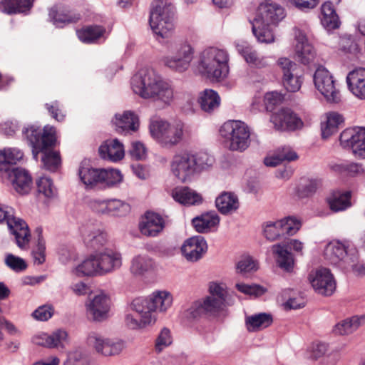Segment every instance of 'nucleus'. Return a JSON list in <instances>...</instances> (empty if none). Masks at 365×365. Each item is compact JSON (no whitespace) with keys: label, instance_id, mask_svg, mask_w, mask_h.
I'll return each instance as SVG.
<instances>
[{"label":"nucleus","instance_id":"1","mask_svg":"<svg viewBox=\"0 0 365 365\" xmlns=\"http://www.w3.org/2000/svg\"><path fill=\"white\" fill-rule=\"evenodd\" d=\"M131 88L143 99L152 100L164 106L172 105L175 99L173 83L153 69H143L134 75Z\"/></svg>","mask_w":365,"mask_h":365},{"label":"nucleus","instance_id":"2","mask_svg":"<svg viewBox=\"0 0 365 365\" xmlns=\"http://www.w3.org/2000/svg\"><path fill=\"white\" fill-rule=\"evenodd\" d=\"M122 255L117 250L105 247L90 254L71 269V274L78 277L103 276L120 269Z\"/></svg>","mask_w":365,"mask_h":365},{"label":"nucleus","instance_id":"3","mask_svg":"<svg viewBox=\"0 0 365 365\" xmlns=\"http://www.w3.org/2000/svg\"><path fill=\"white\" fill-rule=\"evenodd\" d=\"M213 163L212 157L207 153L181 150L172 157L170 170L179 182L185 183L190 182L197 173L211 167Z\"/></svg>","mask_w":365,"mask_h":365},{"label":"nucleus","instance_id":"4","mask_svg":"<svg viewBox=\"0 0 365 365\" xmlns=\"http://www.w3.org/2000/svg\"><path fill=\"white\" fill-rule=\"evenodd\" d=\"M24 134L32 148L34 158L37 160L39 153H43L42 162L44 168L55 171L61 165V158L58 152L48 151L56 140V129L53 126L46 125L41 133L39 128L31 126L26 128Z\"/></svg>","mask_w":365,"mask_h":365},{"label":"nucleus","instance_id":"5","mask_svg":"<svg viewBox=\"0 0 365 365\" xmlns=\"http://www.w3.org/2000/svg\"><path fill=\"white\" fill-rule=\"evenodd\" d=\"M229 53L225 49L207 47L200 53L197 69L206 78L219 82L229 74Z\"/></svg>","mask_w":365,"mask_h":365},{"label":"nucleus","instance_id":"6","mask_svg":"<svg viewBox=\"0 0 365 365\" xmlns=\"http://www.w3.org/2000/svg\"><path fill=\"white\" fill-rule=\"evenodd\" d=\"M149 26L158 41L170 38L175 31V9L167 0L152 3Z\"/></svg>","mask_w":365,"mask_h":365},{"label":"nucleus","instance_id":"7","mask_svg":"<svg viewBox=\"0 0 365 365\" xmlns=\"http://www.w3.org/2000/svg\"><path fill=\"white\" fill-rule=\"evenodd\" d=\"M129 309L133 313L125 316V325L131 329H143L151 327L157 321L148 297H136L132 300Z\"/></svg>","mask_w":365,"mask_h":365},{"label":"nucleus","instance_id":"8","mask_svg":"<svg viewBox=\"0 0 365 365\" xmlns=\"http://www.w3.org/2000/svg\"><path fill=\"white\" fill-rule=\"evenodd\" d=\"M195 56V48L187 41L172 43L168 52L163 58V65L177 73H184L188 70Z\"/></svg>","mask_w":365,"mask_h":365},{"label":"nucleus","instance_id":"9","mask_svg":"<svg viewBox=\"0 0 365 365\" xmlns=\"http://www.w3.org/2000/svg\"><path fill=\"white\" fill-rule=\"evenodd\" d=\"M221 136L232 151L243 152L250 145V130L241 120H227L220 129Z\"/></svg>","mask_w":365,"mask_h":365},{"label":"nucleus","instance_id":"10","mask_svg":"<svg viewBox=\"0 0 365 365\" xmlns=\"http://www.w3.org/2000/svg\"><path fill=\"white\" fill-rule=\"evenodd\" d=\"M149 130L151 136L164 147L178 145L184 136V125L181 122L155 120L150 123Z\"/></svg>","mask_w":365,"mask_h":365},{"label":"nucleus","instance_id":"11","mask_svg":"<svg viewBox=\"0 0 365 365\" xmlns=\"http://www.w3.org/2000/svg\"><path fill=\"white\" fill-rule=\"evenodd\" d=\"M4 222H6L9 230L14 236L17 246L21 250H27L31 234L26 222L15 217L11 207L0 206V223Z\"/></svg>","mask_w":365,"mask_h":365},{"label":"nucleus","instance_id":"12","mask_svg":"<svg viewBox=\"0 0 365 365\" xmlns=\"http://www.w3.org/2000/svg\"><path fill=\"white\" fill-rule=\"evenodd\" d=\"M314 84L325 100L332 104L341 101L339 88L332 74L324 67H319L314 74Z\"/></svg>","mask_w":365,"mask_h":365},{"label":"nucleus","instance_id":"13","mask_svg":"<svg viewBox=\"0 0 365 365\" xmlns=\"http://www.w3.org/2000/svg\"><path fill=\"white\" fill-rule=\"evenodd\" d=\"M87 343L96 354L106 357L118 355L124 349V344L121 340L109 338L96 332L89 334Z\"/></svg>","mask_w":365,"mask_h":365},{"label":"nucleus","instance_id":"14","mask_svg":"<svg viewBox=\"0 0 365 365\" xmlns=\"http://www.w3.org/2000/svg\"><path fill=\"white\" fill-rule=\"evenodd\" d=\"M309 282L316 293L329 297L336 288V283L331 271L325 267H319L310 272Z\"/></svg>","mask_w":365,"mask_h":365},{"label":"nucleus","instance_id":"15","mask_svg":"<svg viewBox=\"0 0 365 365\" xmlns=\"http://www.w3.org/2000/svg\"><path fill=\"white\" fill-rule=\"evenodd\" d=\"M339 141L344 148H351L356 157L365 158V128L345 129L340 135Z\"/></svg>","mask_w":365,"mask_h":365},{"label":"nucleus","instance_id":"16","mask_svg":"<svg viewBox=\"0 0 365 365\" xmlns=\"http://www.w3.org/2000/svg\"><path fill=\"white\" fill-rule=\"evenodd\" d=\"M351 249L356 247L349 241L333 240L327 245L324 255L331 264L343 268L351 255Z\"/></svg>","mask_w":365,"mask_h":365},{"label":"nucleus","instance_id":"17","mask_svg":"<svg viewBox=\"0 0 365 365\" xmlns=\"http://www.w3.org/2000/svg\"><path fill=\"white\" fill-rule=\"evenodd\" d=\"M110 305L109 295L100 292L86 302V313L93 320L101 322L108 318Z\"/></svg>","mask_w":365,"mask_h":365},{"label":"nucleus","instance_id":"18","mask_svg":"<svg viewBox=\"0 0 365 365\" xmlns=\"http://www.w3.org/2000/svg\"><path fill=\"white\" fill-rule=\"evenodd\" d=\"M294 58L299 63L307 65L313 62L316 58V50L309 42L306 34L299 29H294Z\"/></svg>","mask_w":365,"mask_h":365},{"label":"nucleus","instance_id":"19","mask_svg":"<svg viewBox=\"0 0 365 365\" xmlns=\"http://www.w3.org/2000/svg\"><path fill=\"white\" fill-rule=\"evenodd\" d=\"M270 120L274 128L280 131H293L304 126L302 119L289 108H282L273 113Z\"/></svg>","mask_w":365,"mask_h":365},{"label":"nucleus","instance_id":"20","mask_svg":"<svg viewBox=\"0 0 365 365\" xmlns=\"http://www.w3.org/2000/svg\"><path fill=\"white\" fill-rule=\"evenodd\" d=\"M207 249V243L205 238L197 235L185 240L180 250L182 255L187 262H196L203 257Z\"/></svg>","mask_w":365,"mask_h":365},{"label":"nucleus","instance_id":"21","mask_svg":"<svg viewBox=\"0 0 365 365\" xmlns=\"http://www.w3.org/2000/svg\"><path fill=\"white\" fill-rule=\"evenodd\" d=\"M285 15L284 9L281 5L267 0L259 5L254 19L276 26L285 17Z\"/></svg>","mask_w":365,"mask_h":365},{"label":"nucleus","instance_id":"22","mask_svg":"<svg viewBox=\"0 0 365 365\" xmlns=\"http://www.w3.org/2000/svg\"><path fill=\"white\" fill-rule=\"evenodd\" d=\"M165 227V220L158 213L147 212L142 216L139 222V230L142 235L148 237H155Z\"/></svg>","mask_w":365,"mask_h":365},{"label":"nucleus","instance_id":"23","mask_svg":"<svg viewBox=\"0 0 365 365\" xmlns=\"http://www.w3.org/2000/svg\"><path fill=\"white\" fill-rule=\"evenodd\" d=\"M112 123L115 126L116 132L121 134L126 135L131 132H135L139 128L138 115L130 110L115 114L112 120Z\"/></svg>","mask_w":365,"mask_h":365},{"label":"nucleus","instance_id":"24","mask_svg":"<svg viewBox=\"0 0 365 365\" xmlns=\"http://www.w3.org/2000/svg\"><path fill=\"white\" fill-rule=\"evenodd\" d=\"M235 46L238 53L250 67L264 68L269 66L267 57L260 56L247 43L239 41L235 43Z\"/></svg>","mask_w":365,"mask_h":365},{"label":"nucleus","instance_id":"25","mask_svg":"<svg viewBox=\"0 0 365 365\" xmlns=\"http://www.w3.org/2000/svg\"><path fill=\"white\" fill-rule=\"evenodd\" d=\"M346 83L351 93L360 100H365V68H359L350 71Z\"/></svg>","mask_w":365,"mask_h":365},{"label":"nucleus","instance_id":"26","mask_svg":"<svg viewBox=\"0 0 365 365\" xmlns=\"http://www.w3.org/2000/svg\"><path fill=\"white\" fill-rule=\"evenodd\" d=\"M49 18L53 24L58 27L77 21L80 19L78 14L73 13L64 4H57L49 10Z\"/></svg>","mask_w":365,"mask_h":365},{"label":"nucleus","instance_id":"27","mask_svg":"<svg viewBox=\"0 0 365 365\" xmlns=\"http://www.w3.org/2000/svg\"><path fill=\"white\" fill-rule=\"evenodd\" d=\"M220 217L215 212H208L192 220V225L198 233H207L217 230Z\"/></svg>","mask_w":365,"mask_h":365},{"label":"nucleus","instance_id":"28","mask_svg":"<svg viewBox=\"0 0 365 365\" xmlns=\"http://www.w3.org/2000/svg\"><path fill=\"white\" fill-rule=\"evenodd\" d=\"M101 157L112 162H118L125 156V150L123 143L118 139L106 140L98 149Z\"/></svg>","mask_w":365,"mask_h":365},{"label":"nucleus","instance_id":"29","mask_svg":"<svg viewBox=\"0 0 365 365\" xmlns=\"http://www.w3.org/2000/svg\"><path fill=\"white\" fill-rule=\"evenodd\" d=\"M173 199L184 205H197L202 202L200 194L187 186H178L171 191Z\"/></svg>","mask_w":365,"mask_h":365},{"label":"nucleus","instance_id":"30","mask_svg":"<svg viewBox=\"0 0 365 365\" xmlns=\"http://www.w3.org/2000/svg\"><path fill=\"white\" fill-rule=\"evenodd\" d=\"M13 187L19 194L29 192L31 188L32 178L29 173L22 168H14L10 175Z\"/></svg>","mask_w":365,"mask_h":365},{"label":"nucleus","instance_id":"31","mask_svg":"<svg viewBox=\"0 0 365 365\" xmlns=\"http://www.w3.org/2000/svg\"><path fill=\"white\" fill-rule=\"evenodd\" d=\"M154 312L165 313L173 305V297L167 290H156L148 297Z\"/></svg>","mask_w":365,"mask_h":365},{"label":"nucleus","instance_id":"32","mask_svg":"<svg viewBox=\"0 0 365 365\" xmlns=\"http://www.w3.org/2000/svg\"><path fill=\"white\" fill-rule=\"evenodd\" d=\"M364 324H365V314L356 315L338 322L334 327L333 331L337 335H349Z\"/></svg>","mask_w":365,"mask_h":365},{"label":"nucleus","instance_id":"33","mask_svg":"<svg viewBox=\"0 0 365 365\" xmlns=\"http://www.w3.org/2000/svg\"><path fill=\"white\" fill-rule=\"evenodd\" d=\"M78 176L86 188H93L100 184L101 169L94 168L86 162H82L78 169Z\"/></svg>","mask_w":365,"mask_h":365},{"label":"nucleus","instance_id":"34","mask_svg":"<svg viewBox=\"0 0 365 365\" xmlns=\"http://www.w3.org/2000/svg\"><path fill=\"white\" fill-rule=\"evenodd\" d=\"M215 205L219 212L229 215L237 211L240 207L238 197L232 192H225L215 200Z\"/></svg>","mask_w":365,"mask_h":365},{"label":"nucleus","instance_id":"35","mask_svg":"<svg viewBox=\"0 0 365 365\" xmlns=\"http://www.w3.org/2000/svg\"><path fill=\"white\" fill-rule=\"evenodd\" d=\"M106 29L99 25L88 26L76 31L78 39L84 43H96L105 37Z\"/></svg>","mask_w":365,"mask_h":365},{"label":"nucleus","instance_id":"36","mask_svg":"<svg viewBox=\"0 0 365 365\" xmlns=\"http://www.w3.org/2000/svg\"><path fill=\"white\" fill-rule=\"evenodd\" d=\"M322 24L328 30L338 29L340 26L339 18L331 1H326L321 6Z\"/></svg>","mask_w":365,"mask_h":365},{"label":"nucleus","instance_id":"37","mask_svg":"<svg viewBox=\"0 0 365 365\" xmlns=\"http://www.w3.org/2000/svg\"><path fill=\"white\" fill-rule=\"evenodd\" d=\"M273 322L271 314L267 313H259L247 316L245 318V325L250 332L261 331L269 327Z\"/></svg>","mask_w":365,"mask_h":365},{"label":"nucleus","instance_id":"38","mask_svg":"<svg viewBox=\"0 0 365 365\" xmlns=\"http://www.w3.org/2000/svg\"><path fill=\"white\" fill-rule=\"evenodd\" d=\"M155 268V263L153 259L146 255H139L133 258L130 270L133 274L141 276Z\"/></svg>","mask_w":365,"mask_h":365},{"label":"nucleus","instance_id":"39","mask_svg":"<svg viewBox=\"0 0 365 365\" xmlns=\"http://www.w3.org/2000/svg\"><path fill=\"white\" fill-rule=\"evenodd\" d=\"M350 200V192L334 191L327 197V202L332 211L339 212L351 206Z\"/></svg>","mask_w":365,"mask_h":365},{"label":"nucleus","instance_id":"40","mask_svg":"<svg viewBox=\"0 0 365 365\" xmlns=\"http://www.w3.org/2000/svg\"><path fill=\"white\" fill-rule=\"evenodd\" d=\"M24 157L21 150L15 147H6L0 150V170H6L10 165H15Z\"/></svg>","mask_w":365,"mask_h":365},{"label":"nucleus","instance_id":"41","mask_svg":"<svg viewBox=\"0 0 365 365\" xmlns=\"http://www.w3.org/2000/svg\"><path fill=\"white\" fill-rule=\"evenodd\" d=\"M220 97L218 93L212 89H205L202 91L198 98V103L205 112L211 113L220 105Z\"/></svg>","mask_w":365,"mask_h":365},{"label":"nucleus","instance_id":"42","mask_svg":"<svg viewBox=\"0 0 365 365\" xmlns=\"http://www.w3.org/2000/svg\"><path fill=\"white\" fill-rule=\"evenodd\" d=\"M34 0H0V11L11 14L28 11Z\"/></svg>","mask_w":365,"mask_h":365},{"label":"nucleus","instance_id":"43","mask_svg":"<svg viewBox=\"0 0 365 365\" xmlns=\"http://www.w3.org/2000/svg\"><path fill=\"white\" fill-rule=\"evenodd\" d=\"M252 24L253 34L259 42L272 43L274 41L275 38L270 24L255 19H253Z\"/></svg>","mask_w":365,"mask_h":365},{"label":"nucleus","instance_id":"44","mask_svg":"<svg viewBox=\"0 0 365 365\" xmlns=\"http://www.w3.org/2000/svg\"><path fill=\"white\" fill-rule=\"evenodd\" d=\"M344 121L341 115L336 112H330L326 114V120L322 123V136L323 138H328L335 133L339 125Z\"/></svg>","mask_w":365,"mask_h":365},{"label":"nucleus","instance_id":"45","mask_svg":"<svg viewBox=\"0 0 365 365\" xmlns=\"http://www.w3.org/2000/svg\"><path fill=\"white\" fill-rule=\"evenodd\" d=\"M36 236V241L31 251L34 263L41 264L46 260V242L43 237L41 227H36L34 232Z\"/></svg>","mask_w":365,"mask_h":365},{"label":"nucleus","instance_id":"46","mask_svg":"<svg viewBox=\"0 0 365 365\" xmlns=\"http://www.w3.org/2000/svg\"><path fill=\"white\" fill-rule=\"evenodd\" d=\"M273 253L277 257V262L282 269L291 272L294 267V259L292 254L280 244L272 247Z\"/></svg>","mask_w":365,"mask_h":365},{"label":"nucleus","instance_id":"47","mask_svg":"<svg viewBox=\"0 0 365 365\" xmlns=\"http://www.w3.org/2000/svg\"><path fill=\"white\" fill-rule=\"evenodd\" d=\"M287 150V154H282L276 151L274 154L266 157L264 159V163L268 167H275L283 161H292L297 159V153L289 146L282 147V151Z\"/></svg>","mask_w":365,"mask_h":365},{"label":"nucleus","instance_id":"48","mask_svg":"<svg viewBox=\"0 0 365 365\" xmlns=\"http://www.w3.org/2000/svg\"><path fill=\"white\" fill-rule=\"evenodd\" d=\"M37 191L46 199H53L58 195V191L52 180L48 177H41L36 181Z\"/></svg>","mask_w":365,"mask_h":365},{"label":"nucleus","instance_id":"49","mask_svg":"<svg viewBox=\"0 0 365 365\" xmlns=\"http://www.w3.org/2000/svg\"><path fill=\"white\" fill-rule=\"evenodd\" d=\"M128 203L118 199H108L106 215L121 217L130 212Z\"/></svg>","mask_w":365,"mask_h":365},{"label":"nucleus","instance_id":"50","mask_svg":"<svg viewBox=\"0 0 365 365\" xmlns=\"http://www.w3.org/2000/svg\"><path fill=\"white\" fill-rule=\"evenodd\" d=\"M263 234L270 241L278 240L284 235L282 224L279 220L275 221H267L263 225Z\"/></svg>","mask_w":365,"mask_h":365},{"label":"nucleus","instance_id":"51","mask_svg":"<svg viewBox=\"0 0 365 365\" xmlns=\"http://www.w3.org/2000/svg\"><path fill=\"white\" fill-rule=\"evenodd\" d=\"M342 269L351 271L356 276L365 275V265L358 261L356 249H351V255L346 261V264Z\"/></svg>","mask_w":365,"mask_h":365},{"label":"nucleus","instance_id":"52","mask_svg":"<svg viewBox=\"0 0 365 365\" xmlns=\"http://www.w3.org/2000/svg\"><path fill=\"white\" fill-rule=\"evenodd\" d=\"M123 180V175L118 170L101 169L100 184L107 186H113Z\"/></svg>","mask_w":365,"mask_h":365},{"label":"nucleus","instance_id":"53","mask_svg":"<svg viewBox=\"0 0 365 365\" xmlns=\"http://www.w3.org/2000/svg\"><path fill=\"white\" fill-rule=\"evenodd\" d=\"M91 246L95 250L103 249L108 241V234L103 230L96 229L88 235Z\"/></svg>","mask_w":365,"mask_h":365},{"label":"nucleus","instance_id":"54","mask_svg":"<svg viewBox=\"0 0 365 365\" xmlns=\"http://www.w3.org/2000/svg\"><path fill=\"white\" fill-rule=\"evenodd\" d=\"M208 293L209 296L226 302L227 289L225 284L216 281L209 282Z\"/></svg>","mask_w":365,"mask_h":365},{"label":"nucleus","instance_id":"55","mask_svg":"<svg viewBox=\"0 0 365 365\" xmlns=\"http://www.w3.org/2000/svg\"><path fill=\"white\" fill-rule=\"evenodd\" d=\"M284 235H293L302 226L301 221L295 217L289 216L279 220Z\"/></svg>","mask_w":365,"mask_h":365},{"label":"nucleus","instance_id":"56","mask_svg":"<svg viewBox=\"0 0 365 365\" xmlns=\"http://www.w3.org/2000/svg\"><path fill=\"white\" fill-rule=\"evenodd\" d=\"M332 169L335 172L345 173L351 176L361 175L364 173V169L361 165L354 163L335 164L332 165Z\"/></svg>","mask_w":365,"mask_h":365},{"label":"nucleus","instance_id":"57","mask_svg":"<svg viewBox=\"0 0 365 365\" xmlns=\"http://www.w3.org/2000/svg\"><path fill=\"white\" fill-rule=\"evenodd\" d=\"M206 314H214L222 310L225 302L207 295L200 300Z\"/></svg>","mask_w":365,"mask_h":365},{"label":"nucleus","instance_id":"58","mask_svg":"<svg viewBox=\"0 0 365 365\" xmlns=\"http://www.w3.org/2000/svg\"><path fill=\"white\" fill-rule=\"evenodd\" d=\"M173 343V337L169 329L164 327L161 329L158 336L156 339L155 349L158 353L171 345Z\"/></svg>","mask_w":365,"mask_h":365},{"label":"nucleus","instance_id":"59","mask_svg":"<svg viewBox=\"0 0 365 365\" xmlns=\"http://www.w3.org/2000/svg\"><path fill=\"white\" fill-rule=\"evenodd\" d=\"M259 268L257 260L250 256H243L237 264V270L240 273L255 272Z\"/></svg>","mask_w":365,"mask_h":365},{"label":"nucleus","instance_id":"60","mask_svg":"<svg viewBox=\"0 0 365 365\" xmlns=\"http://www.w3.org/2000/svg\"><path fill=\"white\" fill-rule=\"evenodd\" d=\"M237 289L247 295L259 297L265 293L266 289L258 284H247L245 283H237Z\"/></svg>","mask_w":365,"mask_h":365},{"label":"nucleus","instance_id":"61","mask_svg":"<svg viewBox=\"0 0 365 365\" xmlns=\"http://www.w3.org/2000/svg\"><path fill=\"white\" fill-rule=\"evenodd\" d=\"M5 264L14 272H19L25 270L27 267L26 261L12 254H7L5 257Z\"/></svg>","mask_w":365,"mask_h":365},{"label":"nucleus","instance_id":"62","mask_svg":"<svg viewBox=\"0 0 365 365\" xmlns=\"http://www.w3.org/2000/svg\"><path fill=\"white\" fill-rule=\"evenodd\" d=\"M282 81L285 88L288 91L293 93L298 91L302 84V76L295 73L289 76L286 75V76L282 77Z\"/></svg>","mask_w":365,"mask_h":365},{"label":"nucleus","instance_id":"63","mask_svg":"<svg viewBox=\"0 0 365 365\" xmlns=\"http://www.w3.org/2000/svg\"><path fill=\"white\" fill-rule=\"evenodd\" d=\"M48 336L50 348L63 347L68 342V334L64 330H56Z\"/></svg>","mask_w":365,"mask_h":365},{"label":"nucleus","instance_id":"64","mask_svg":"<svg viewBox=\"0 0 365 365\" xmlns=\"http://www.w3.org/2000/svg\"><path fill=\"white\" fill-rule=\"evenodd\" d=\"M54 308L51 304H44L38 307L33 313L32 317L41 322L48 321L52 317Z\"/></svg>","mask_w":365,"mask_h":365}]
</instances>
